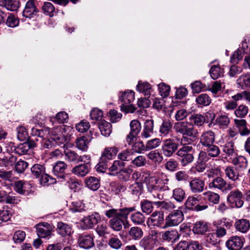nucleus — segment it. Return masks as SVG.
Wrapping results in <instances>:
<instances>
[{
    "mask_svg": "<svg viewBox=\"0 0 250 250\" xmlns=\"http://www.w3.org/2000/svg\"><path fill=\"white\" fill-rule=\"evenodd\" d=\"M174 129L177 133L183 135L195 138L198 136V130L194 128L193 124L188 122H181L175 123Z\"/></svg>",
    "mask_w": 250,
    "mask_h": 250,
    "instance_id": "obj_3",
    "label": "nucleus"
},
{
    "mask_svg": "<svg viewBox=\"0 0 250 250\" xmlns=\"http://www.w3.org/2000/svg\"><path fill=\"white\" fill-rule=\"evenodd\" d=\"M49 226L48 223H41L36 225L37 233L39 236L45 238L50 236L51 234V230L47 226Z\"/></svg>",
    "mask_w": 250,
    "mask_h": 250,
    "instance_id": "obj_24",
    "label": "nucleus"
},
{
    "mask_svg": "<svg viewBox=\"0 0 250 250\" xmlns=\"http://www.w3.org/2000/svg\"><path fill=\"white\" fill-rule=\"evenodd\" d=\"M92 138L87 136H81L78 137L76 140L77 147L83 151H86L88 148V145L91 141Z\"/></svg>",
    "mask_w": 250,
    "mask_h": 250,
    "instance_id": "obj_18",
    "label": "nucleus"
},
{
    "mask_svg": "<svg viewBox=\"0 0 250 250\" xmlns=\"http://www.w3.org/2000/svg\"><path fill=\"white\" fill-rule=\"evenodd\" d=\"M90 165H79L73 167L71 172L79 176H85L89 171Z\"/></svg>",
    "mask_w": 250,
    "mask_h": 250,
    "instance_id": "obj_27",
    "label": "nucleus"
},
{
    "mask_svg": "<svg viewBox=\"0 0 250 250\" xmlns=\"http://www.w3.org/2000/svg\"><path fill=\"white\" fill-rule=\"evenodd\" d=\"M237 83L243 89L250 87V75H242L237 79Z\"/></svg>",
    "mask_w": 250,
    "mask_h": 250,
    "instance_id": "obj_42",
    "label": "nucleus"
},
{
    "mask_svg": "<svg viewBox=\"0 0 250 250\" xmlns=\"http://www.w3.org/2000/svg\"><path fill=\"white\" fill-rule=\"evenodd\" d=\"M65 159L69 162H78L79 155L74 151L66 149L64 151Z\"/></svg>",
    "mask_w": 250,
    "mask_h": 250,
    "instance_id": "obj_47",
    "label": "nucleus"
},
{
    "mask_svg": "<svg viewBox=\"0 0 250 250\" xmlns=\"http://www.w3.org/2000/svg\"><path fill=\"white\" fill-rule=\"evenodd\" d=\"M172 197L177 202L181 203L186 198V192L181 188H176L172 191Z\"/></svg>",
    "mask_w": 250,
    "mask_h": 250,
    "instance_id": "obj_33",
    "label": "nucleus"
},
{
    "mask_svg": "<svg viewBox=\"0 0 250 250\" xmlns=\"http://www.w3.org/2000/svg\"><path fill=\"white\" fill-rule=\"evenodd\" d=\"M154 121L152 120H147L143 125V130L141 134L142 139H147L153 134Z\"/></svg>",
    "mask_w": 250,
    "mask_h": 250,
    "instance_id": "obj_12",
    "label": "nucleus"
},
{
    "mask_svg": "<svg viewBox=\"0 0 250 250\" xmlns=\"http://www.w3.org/2000/svg\"><path fill=\"white\" fill-rule=\"evenodd\" d=\"M40 142L44 148H49L52 147L56 143L55 141L51 139L50 134L45 137H42Z\"/></svg>",
    "mask_w": 250,
    "mask_h": 250,
    "instance_id": "obj_59",
    "label": "nucleus"
},
{
    "mask_svg": "<svg viewBox=\"0 0 250 250\" xmlns=\"http://www.w3.org/2000/svg\"><path fill=\"white\" fill-rule=\"evenodd\" d=\"M132 165L136 167H142L145 166L146 164V159L145 156L143 155H139L134 159H132L131 161Z\"/></svg>",
    "mask_w": 250,
    "mask_h": 250,
    "instance_id": "obj_55",
    "label": "nucleus"
},
{
    "mask_svg": "<svg viewBox=\"0 0 250 250\" xmlns=\"http://www.w3.org/2000/svg\"><path fill=\"white\" fill-rule=\"evenodd\" d=\"M135 210L134 207L124 208H111L105 211L104 214L108 218H112L109 221V226L114 231H119L123 228L128 227L124 223V220H127L129 214Z\"/></svg>",
    "mask_w": 250,
    "mask_h": 250,
    "instance_id": "obj_1",
    "label": "nucleus"
},
{
    "mask_svg": "<svg viewBox=\"0 0 250 250\" xmlns=\"http://www.w3.org/2000/svg\"><path fill=\"white\" fill-rule=\"evenodd\" d=\"M145 216L140 212H136L132 213L130 216L131 221L136 225L142 224L145 221Z\"/></svg>",
    "mask_w": 250,
    "mask_h": 250,
    "instance_id": "obj_54",
    "label": "nucleus"
},
{
    "mask_svg": "<svg viewBox=\"0 0 250 250\" xmlns=\"http://www.w3.org/2000/svg\"><path fill=\"white\" fill-rule=\"evenodd\" d=\"M226 176L230 180L235 181L237 180L239 177V172L232 167H228L225 170Z\"/></svg>",
    "mask_w": 250,
    "mask_h": 250,
    "instance_id": "obj_43",
    "label": "nucleus"
},
{
    "mask_svg": "<svg viewBox=\"0 0 250 250\" xmlns=\"http://www.w3.org/2000/svg\"><path fill=\"white\" fill-rule=\"evenodd\" d=\"M232 163L235 166V168L238 171L242 172L246 169L248 167V160L242 156H239L234 158Z\"/></svg>",
    "mask_w": 250,
    "mask_h": 250,
    "instance_id": "obj_16",
    "label": "nucleus"
},
{
    "mask_svg": "<svg viewBox=\"0 0 250 250\" xmlns=\"http://www.w3.org/2000/svg\"><path fill=\"white\" fill-rule=\"evenodd\" d=\"M137 90L142 93L144 95L149 96L152 92L151 85L147 82L139 81L137 85Z\"/></svg>",
    "mask_w": 250,
    "mask_h": 250,
    "instance_id": "obj_26",
    "label": "nucleus"
},
{
    "mask_svg": "<svg viewBox=\"0 0 250 250\" xmlns=\"http://www.w3.org/2000/svg\"><path fill=\"white\" fill-rule=\"evenodd\" d=\"M161 143L160 139L154 138L148 141L146 144V150H150L158 147Z\"/></svg>",
    "mask_w": 250,
    "mask_h": 250,
    "instance_id": "obj_62",
    "label": "nucleus"
},
{
    "mask_svg": "<svg viewBox=\"0 0 250 250\" xmlns=\"http://www.w3.org/2000/svg\"><path fill=\"white\" fill-rule=\"evenodd\" d=\"M193 150L192 146L184 145L177 152L176 154L181 157H184L188 155H192L191 153Z\"/></svg>",
    "mask_w": 250,
    "mask_h": 250,
    "instance_id": "obj_52",
    "label": "nucleus"
},
{
    "mask_svg": "<svg viewBox=\"0 0 250 250\" xmlns=\"http://www.w3.org/2000/svg\"><path fill=\"white\" fill-rule=\"evenodd\" d=\"M124 167L125 163L123 162L115 160L109 168V174L112 175H115L121 172Z\"/></svg>",
    "mask_w": 250,
    "mask_h": 250,
    "instance_id": "obj_28",
    "label": "nucleus"
},
{
    "mask_svg": "<svg viewBox=\"0 0 250 250\" xmlns=\"http://www.w3.org/2000/svg\"><path fill=\"white\" fill-rule=\"evenodd\" d=\"M85 183L88 188L93 191L97 190L100 187L99 180L94 177H90L85 180Z\"/></svg>",
    "mask_w": 250,
    "mask_h": 250,
    "instance_id": "obj_34",
    "label": "nucleus"
},
{
    "mask_svg": "<svg viewBox=\"0 0 250 250\" xmlns=\"http://www.w3.org/2000/svg\"><path fill=\"white\" fill-rule=\"evenodd\" d=\"M234 225L238 231L244 233H246L250 229V222L248 220L245 219L236 220Z\"/></svg>",
    "mask_w": 250,
    "mask_h": 250,
    "instance_id": "obj_23",
    "label": "nucleus"
},
{
    "mask_svg": "<svg viewBox=\"0 0 250 250\" xmlns=\"http://www.w3.org/2000/svg\"><path fill=\"white\" fill-rule=\"evenodd\" d=\"M184 219V214L179 208L171 211L166 218L165 224L163 229L173 227L179 225Z\"/></svg>",
    "mask_w": 250,
    "mask_h": 250,
    "instance_id": "obj_4",
    "label": "nucleus"
},
{
    "mask_svg": "<svg viewBox=\"0 0 250 250\" xmlns=\"http://www.w3.org/2000/svg\"><path fill=\"white\" fill-rule=\"evenodd\" d=\"M155 186L152 185H148L147 188L148 190L151 193V195L150 196V198L152 200H154L153 201H155L156 199L158 200H162L164 198L163 195L160 193V190L159 189V188H155L156 189H155V188L154 187Z\"/></svg>",
    "mask_w": 250,
    "mask_h": 250,
    "instance_id": "obj_38",
    "label": "nucleus"
},
{
    "mask_svg": "<svg viewBox=\"0 0 250 250\" xmlns=\"http://www.w3.org/2000/svg\"><path fill=\"white\" fill-rule=\"evenodd\" d=\"M190 190L193 193H200L204 190V181L199 178H194L189 182Z\"/></svg>",
    "mask_w": 250,
    "mask_h": 250,
    "instance_id": "obj_13",
    "label": "nucleus"
},
{
    "mask_svg": "<svg viewBox=\"0 0 250 250\" xmlns=\"http://www.w3.org/2000/svg\"><path fill=\"white\" fill-rule=\"evenodd\" d=\"M211 98L207 94H201L196 99L197 104L199 105L207 106L211 103Z\"/></svg>",
    "mask_w": 250,
    "mask_h": 250,
    "instance_id": "obj_46",
    "label": "nucleus"
},
{
    "mask_svg": "<svg viewBox=\"0 0 250 250\" xmlns=\"http://www.w3.org/2000/svg\"><path fill=\"white\" fill-rule=\"evenodd\" d=\"M178 145L170 139H166L163 141L162 147L163 153L165 156L170 157L177 149Z\"/></svg>",
    "mask_w": 250,
    "mask_h": 250,
    "instance_id": "obj_10",
    "label": "nucleus"
},
{
    "mask_svg": "<svg viewBox=\"0 0 250 250\" xmlns=\"http://www.w3.org/2000/svg\"><path fill=\"white\" fill-rule=\"evenodd\" d=\"M206 152L207 155L210 157H217L220 154V150L218 146L212 144L206 146Z\"/></svg>",
    "mask_w": 250,
    "mask_h": 250,
    "instance_id": "obj_45",
    "label": "nucleus"
},
{
    "mask_svg": "<svg viewBox=\"0 0 250 250\" xmlns=\"http://www.w3.org/2000/svg\"><path fill=\"white\" fill-rule=\"evenodd\" d=\"M147 158L154 163H160L163 160V157L158 150L151 151L147 154Z\"/></svg>",
    "mask_w": 250,
    "mask_h": 250,
    "instance_id": "obj_41",
    "label": "nucleus"
},
{
    "mask_svg": "<svg viewBox=\"0 0 250 250\" xmlns=\"http://www.w3.org/2000/svg\"><path fill=\"white\" fill-rule=\"evenodd\" d=\"M214 141V133L211 130H208L202 134L200 137V142L202 146H206L213 144Z\"/></svg>",
    "mask_w": 250,
    "mask_h": 250,
    "instance_id": "obj_14",
    "label": "nucleus"
},
{
    "mask_svg": "<svg viewBox=\"0 0 250 250\" xmlns=\"http://www.w3.org/2000/svg\"><path fill=\"white\" fill-rule=\"evenodd\" d=\"M17 138L21 141L26 140L28 137V134L27 129L23 126L17 127Z\"/></svg>",
    "mask_w": 250,
    "mask_h": 250,
    "instance_id": "obj_60",
    "label": "nucleus"
},
{
    "mask_svg": "<svg viewBox=\"0 0 250 250\" xmlns=\"http://www.w3.org/2000/svg\"><path fill=\"white\" fill-rule=\"evenodd\" d=\"M199 197L200 195L197 196H192L188 197L185 203L186 208L189 209H194L196 206L199 201Z\"/></svg>",
    "mask_w": 250,
    "mask_h": 250,
    "instance_id": "obj_44",
    "label": "nucleus"
},
{
    "mask_svg": "<svg viewBox=\"0 0 250 250\" xmlns=\"http://www.w3.org/2000/svg\"><path fill=\"white\" fill-rule=\"evenodd\" d=\"M79 244L80 247L88 249L94 245L93 237L90 235H85L79 237Z\"/></svg>",
    "mask_w": 250,
    "mask_h": 250,
    "instance_id": "obj_20",
    "label": "nucleus"
},
{
    "mask_svg": "<svg viewBox=\"0 0 250 250\" xmlns=\"http://www.w3.org/2000/svg\"><path fill=\"white\" fill-rule=\"evenodd\" d=\"M158 88L159 94L162 97L166 98L169 95L170 88L168 85L163 83H160L158 85Z\"/></svg>",
    "mask_w": 250,
    "mask_h": 250,
    "instance_id": "obj_57",
    "label": "nucleus"
},
{
    "mask_svg": "<svg viewBox=\"0 0 250 250\" xmlns=\"http://www.w3.org/2000/svg\"><path fill=\"white\" fill-rule=\"evenodd\" d=\"M209 73L211 78L215 80L223 75L224 70L219 66L214 65L211 67Z\"/></svg>",
    "mask_w": 250,
    "mask_h": 250,
    "instance_id": "obj_51",
    "label": "nucleus"
},
{
    "mask_svg": "<svg viewBox=\"0 0 250 250\" xmlns=\"http://www.w3.org/2000/svg\"><path fill=\"white\" fill-rule=\"evenodd\" d=\"M209 188H218L222 191H226L232 189V187L221 177H217L214 178L208 184Z\"/></svg>",
    "mask_w": 250,
    "mask_h": 250,
    "instance_id": "obj_9",
    "label": "nucleus"
},
{
    "mask_svg": "<svg viewBox=\"0 0 250 250\" xmlns=\"http://www.w3.org/2000/svg\"><path fill=\"white\" fill-rule=\"evenodd\" d=\"M245 54L246 56L244 66L250 69V42L249 41L248 42L246 39L242 42L241 46L231 56L230 62L237 63L239 61L242 59Z\"/></svg>",
    "mask_w": 250,
    "mask_h": 250,
    "instance_id": "obj_2",
    "label": "nucleus"
},
{
    "mask_svg": "<svg viewBox=\"0 0 250 250\" xmlns=\"http://www.w3.org/2000/svg\"><path fill=\"white\" fill-rule=\"evenodd\" d=\"M157 234L156 232L144 237L140 242V245L145 249L152 250L158 244Z\"/></svg>",
    "mask_w": 250,
    "mask_h": 250,
    "instance_id": "obj_8",
    "label": "nucleus"
},
{
    "mask_svg": "<svg viewBox=\"0 0 250 250\" xmlns=\"http://www.w3.org/2000/svg\"><path fill=\"white\" fill-rule=\"evenodd\" d=\"M164 213L160 211H155L148 217L146 223L149 227H157L162 228V225L164 224Z\"/></svg>",
    "mask_w": 250,
    "mask_h": 250,
    "instance_id": "obj_6",
    "label": "nucleus"
},
{
    "mask_svg": "<svg viewBox=\"0 0 250 250\" xmlns=\"http://www.w3.org/2000/svg\"><path fill=\"white\" fill-rule=\"evenodd\" d=\"M222 150L228 156H232L235 153L234 143L232 140L227 141L223 146Z\"/></svg>",
    "mask_w": 250,
    "mask_h": 250,
    "instance_id": "obj_37",
    "label": "nucleus"
},
{
    "mask_svg": "<svg viewBox=\"0 0 250 250\" xmlns=\"http://www.w3.org/2000/svg\"><path fill=\"white\" fill-rule=\"evenodd\" d=\"M172 124L170 120H164L160 126L159 132L163 136H167L172 129Z\"/></svg>",
    "mask_w": 250,
    "mask_h": 250,
    "instance_id": "obj_30",
    "label": "nucleus"
},
{
    "mask_svg": "<svg viewBox=\"0 0 250 250\" xmlns=\"http://www.w3.org/2000/svg\"><path fill=\"white\" fill-rule=\"evenodd\" d=\"M134 153L130 149H126L118 154V158L122 161H132Z\"/></svg>",
    "mask_w": 250,
    "mask_h": 250,
    "instance_id": "obj_39",
    "label": "nucleus"
},
{
    "mask_svg": "<svg viewBox=\"0 0 250 250\" xmlns=\"http://www.w3.org/2000/svg\"><path fill=\"white\" fill-rule=\"evenodd\" d=\"M203 196L205 200L208 201L214 204H218L220 200V196L218 194L210 191L204 192Z\"/></svg>",
    "mask_w": 250,
    "mask_h": 250,
    "instance_id": "obj_35",
    "label": "nucleus"
},
{
    "mask_svg": "<svg viewBox=\"0 0 250 250\" xmlns=\"http://www.w3.org/2000/svg\"><path fill=\"white\" fill-rule=\"evenodd\" d=\"M50 129L48 127L42 129H39L35 127H32L31 129V135L40 140L42 137H45L49 134Z\"/></svg>",
    "mask_w": 250,
    "mask_h": 250,
    "instance_id": "obj_36",
    "label": "nucleus"
},
{
    "mask_svg": "<svg viewBox=\"0 0 250 250\" xmlns=\"http://www.w3.org/2000/svg\"><path fill=\"white\" fill-rule=\"evenodd\" d=\"M20 7L19 0H6L5 8L11 11H16Z\"/></svg>",
    "mask_w": 250,
    "mask_h": 250,
    "instance_id": "obj_50",
    "label": "nucleus"
},
{
    "mask_svg": "<svg viewBox=\"0 0 250 250\" xmlns=\"http://www.w3.org/2000/svg\"><path fill=\"white\" fill-rule=\"evenodd\" d=\"M34 0H29L26 3L23 11V16L26 18H31L35 15L37 9L35 5Z\"/></svg>",
    "mask_w": 250,
    "mask_h": 250,
    "instance_id": "obj_15",
    "label": "nucleus"
},
{
    "mask_svg": "<svg viewBox=\"0 0 250 250\" xmlns=\"http://www.w3.org/2000/svg\"><path fill=\"white\" fill-rule=\"evenodd\" d=\"M111 125L104 121H101L99 124V128L102 135L105 137H108L111 133Z\"/></svg>",
    "mask_w": 250,
    "mask_h": 250,
    "instance_id": "obj_29",
    "label": "nucleus"
},
{
    "mask_svg": "<svg viewBox=\"0 0 250 250\" xmlns=\"http://www.w3.org/2000/svg\"><path fill=\"white\" fill-rule=\"evenodd\" d=\"M100 219V215L95 213L83 218L80 222V226L83 229H89L97 224Z\"/></svg>",
    "mask_w": 250,
    "mask_h": 250,
    "instance_id": "obj_7",
    "label": "nucleus"
},
{
    "mask_svg": "<svg viewBox=\"0 0 250 250\" xmlns=\"http://www.w3.org/2000/svg\"><path fill=\"white\" fill-rule=\"evenodd\" d=\"M74 130L73 128L70 126H62V137L63 138V144L70 140V136L72 135Z\"/></svg>",
    "mask_w": 250,
    "mask_h": 250,
    "instance_id": "obj_53",
    "label": "nucleus"
},
{
    "mask_svg": "<svg viewBox=\"0 0 250 250\" xmlns=\"http://www.w3.org/2000/svg\"><path fill=\"white\" fill-rule=\"evenodd\" d=\"M31 172L34 177L39 178L45 173V168L39 164L34 165L31 168Z\"/></svg>",
    "mask_w": 250,
    "mask_h": 250,
    "instance_id": "obj_48",
    "label": "nucleus"
},
{
    "mask_svg": "<svg viewBox=\"0 0 250 250\" xmlns=\"http://www.w3.org/2000/svg\"><path fill=\"white\" fill-rule=\"evenodd\" d=\"M153 204L161 209L168 211L171 210L176 208L175 204L171 201H154Z\"/></svg>",
    "mask_w": 250,
    "mask_h": 250,
    "instance_id": "obj_40",
    "label": "nucleus"
},
{
    "mask_svg": "<svg viewBox=\"0 0 250 250\" xmlns=\"http://www.w3.org/2000/svg\"><path fill=\"white\" fill-rule=\"evenodd\" d=\"M208 226L207 223L199 221L194 223L192 231L194 234L202 235L208 230Z\"/></svg>",
    "mask_w": 250,
    "mask_h": 250,
    "instance_id": "obj_21",
    "label": "nucleus"
},
{
    "mask_svg": "<svg viewBox=\"0 0 250 250\" xmlns=\"http://www.w3.org/2000/svg\"><path fill=\"white\" fill-rule=\"evenodd\" d=\"M67 166L66 164L63 161L57 162L53 168L54 174L58 177L63 178V174Z\"/></svg>",
    "mask_w": 250,
    "mask_h": 250,
    "instance_id": "obj_25",
    "label": "nucleus"
},
{
    "mask_svg": "<svg viewBox=\"0 0 250 250\" xmlns=\"http://www.w3.org/2000/svg\"><path fill=\"white\" fill-rule=\"evenodd\" d=\"M29 149V145L27 143L21 144L14 147L15 152L20 155L25 154Z\"/></svg>",
    "mask_w": 250,
    "mask_h": 250,
    "instance_id": "obj_63",
    "label": "nucleus"
},
{
    "mask_svg": "<svg viewBox=\"0 0 250 250\" xmlns=\"http://www.w3.org/2000/svg\"><path fill=\"white\" fill-rule=\"evenodd\" d=\"M244 239L238 236L230 237L226 242L227 247L229 250H239L243 246Z\"/></svg>",
    "mask_w": 250,
    "mask_h": 250,
    "instance_id": "obj_11",
    "label": "nucleus"
},
{
    "mask_svg": "<svg viewBox=\"0 0 250 250\" xmlns=\"http://www.w3.org/2000/svg\"><path fill=\"white\" fill-rule=\"evenodd\" d=\"M135 99V93L131 90H127L124 92L120 97L123 104H129L132 103Z\"/></svg>",
    "mask_w": 250,
    "mask_h": 250,
    "instance_id": "obj_31",
    "label": "nucleus"
},
{
    "mask_svg": "<svg viewBox=\"0 0 250 250\" xmlns=\"http://www.w3.org/2000/svg\"><path fill=\"white\" fill-rule=\"evenodd\" d=\"M31 188V185L27 182L20 180L15 183L14 189L18 193L23 194L28 192Z\"/></svg>",
    "mask_w": 250,
    "mask_h": 250,
    "instance_id": "obj_19",
    "label": "nucleus"
},
{
    "mask_svg": "<svg viewBox=\"0 0 250 250\" xmlns=\"http://www.w3.org/2000/svg\"><path fill=\"white\" fill-rule=\"evenodd\" d=\"M57 231L60 235L63 237L70 235L72 232L71 227L62 222L58 223Z\"/></svg>",
    "mask_w": 250,
    "mask_h": 250,
    "instance_id": "obj_22",
    "label": "nucleus"
},
{
    "mask_svg": "<svg viewBox=\"0 0 250 250\" xmlns=\"http://www.w3.org/2000/svg\"><path fill=\"white\" fill-rule=\"evenodd\" d=\"M42 10L45 14L49 15L50 17L53 16L56 13L54 6L50 2H45L44 3Z\"/></svg>",
    "mask_w": 250,
    "mask_h": 250,
    "instance_id": "obj_61",
    "label": "nucleus"
},
{
    "mask_svg": "<svg viewBox=\"0 0 250 250\" xmlns=\"http://www.w3.org/2000/svg\"><path fill=\"white\" fill-rule=\"evenodd\" d=\"M17 157L9 154L1 159V162L6 167L13 166L17 161Z\"/></svg>",
    "mask_w": 250,
    "mask_h": 250,
    "instance_id": "obj_58",
    "label": "nucleus"
},
{
    "mask_svg": "<svg viewBox=\"0 0 250 250\" xmlns=\"http://www.w3.org/2000/svg\"><path fill=\"white\" fill-rule=\"evenodd\" d=\"M133 172V169L131 166L123 167L120 174V178L125 181L129 180L130 176Z\"/></svg>",
    "mask_w": 250,
    "mask_h": 250,
    "instance_id": "obj_49",
    "label": "nucleus"
},
{
    "mask_svg": "<svg viewBox=\"0 0 250 250\" xmlns=\"http://www.w3.org/2000/svg\"><path fill=\"white\" fill-rule=\"evenodd\" d=\"M243 196L242 192L236 189L229 192L227 196V200L231 207L240 208L244 204V201L242 200Z\"/></svg>",
    "mask_w": 250,
    "mask_h": 250,
    "instance_id": "obj_5",
    "label": "nucleus"
},
{
    "mask_svg": "<svg viewBox=\"0 0 250 250\" xmlns=\"http://www.w3.org/2000/svg\"><path fill=\"white\" fill-rule=\"evenodd\" d=\"M162 239L167 242L175 241L179 239L178 232L176 230L166 231L162 233Z\"/></svg>",
    "mask_w": 250,
    "mask_h": 250,
    "instance_id": "obj_32",
    "label": "nucleus"
},
{
    "mask_svg": "<svg viewBox=\"0 0 250 250\" xmlns=\"http://www.w3.org/2000/svg\"><path fill=\"white\" fill-rule=\"evenodd\" d=\"M62 126L59 125L54 127L50 133L51 139L55 141L56 143L60 145L63 144V138L62 137Z\"/></svg>",
    "mask_w": 250,
    "mask_h": 250,
    "instance_id": "obj_17",
    "label": "nucleus"
},
{
    "mask_svg": "<svg viewBox=\"0 0 250 250\" xmlns=\"http://www.w3.org/2000/svg\"><path fill=\"white\" fill-rule=\"evenodd\" d=\"M129 233L130 236L135 240L140 239L143 235L142 229L138 227H132L130 229Z\"/></svg>",
    "mask_w": 250,
    "mask_h": 250,
    "instance_id": "obj_56",
    "label": "nucleus"
},
{
    "mask_svg": "<svg viewBox=\"0 0 250 250\" xmlns=\"http://www.w3.org/2000/svg\"><path fill=\"white\" fill-rule=\"evenodd\" d=\"M118 148L116 146L106 148L104 152V155L108 159H111L116 155Z\"/></svg>",
    "mask_w": 250,
    "mask_h": 250,
    "instance_id": "obj_64",
    "label": "nucleus"
}]
</instances>
